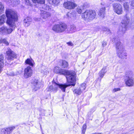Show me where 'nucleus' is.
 Instances as JSON below:
<instances>
[{
    "label": "nucleus",
    "instance_id": "1",
    "mask_svg": "<svg viewBox=\"0 0 134 134\" xmlns=\"http://www.w3.org/2000/svg\"><path fill=\"white\" fill-rule=\"evenodd\" d=\"M7 19V23L9 26V27L3 26L0 28V34L7 35L11 34L14 30L15 27V22L18 19L16 13L13 10L8 9L5 12Z\"/></svg>",
    "mask_w": 134,
    "mask_h": 134
},
{
    "label": "nucleus",
    "instance_id": "2",
    "mask_svg": "<svg viewBox=\"0 0 134 134\" xmlns=\"http://www.w3.org/2000/svg\"><path fill=\"white\" fill-rule=\"evenodd\" d=\"M59 74L66 76L67 80V83L66 84H55L56 85L59 87L63 92L65 91V88L68 86L70 85L74 86L75 85L76 78L75 76V73L74 71L61 69Z\"/></svg>",
    "mask_w": 134,
    "mask_h": 134
},
{
    "label": "nucleus",
    "instance_id": "3",
    "mask_svg": "<svg viewBox=\"0 0 134 134\" xmlns=\"http://www.w3.org/2000/svg\"><path fill=\"white\" fill-rule=\"evenodd\" d=\"M116 49L117 55L119 58H122V54L123 53L125 56H127V54L125 53V51L124 46L120 42H118L116 43Z\"/></svg>",
    "mask_w": 134,
    "mask_h": 134
},
{
    "label": "nucleus",
    "instance_id": "4",
    "mask_svg": "<svg viewBox=\"0 0 134 134\" xmlns=\"http://www.w3.org/2000/svg\"><path fill=\"white\" fill-rule=\"evenodd\" d=\"M96 15V13L95 10H87L81 16L85 20H92L95 18Z\"/></svg>",
    "mask_w": 134,
    "mask_h": 134
},
{
    "label": "nucleus",
    "instance_id": "5",
    "mask_svg": "<svg viewBox=\"0 0 134 134\" xmlns=\"http://www.w3.org/2000/svg\"><path fill=\"white\" fill-rule=\"evenodd\" d=\"M126 74L129 76L125 80L126 85L129 87L132 86L134 84V78L130 76L133 75V72L131 71H128L126 72Z\"/></svg>",
    "mask_w": 134,
    "mask_h": 134
},
{
    "label": "nucleus",
    "instance_id": "6",
    "mask_svg": "<svg viewBox=\"0 0 134 134\" xmlns=\"http://www.w3.org/2000/svg\"><path fill=\"white\" fill-rule=\"evenodd\" d=\"M67 28L66 25L63 23L54 25L52 27V30L57 32H61L65 31Z\"/></svg>",
    "mask_w": 134,
    "mask_h": 134
},
{
    "label": "nucleus",
    "instance_id": "7",
    "mask_svg": "<svg viewBox=\"0 0 134 134\" xmlns=\"http://www.w3.org/2000/svg\"><path fill=\"white\" fill-rule=\"evenodd\" d=\"M63 5L66 9L69 10L74 9L77 6V4L75 3L70 1L65 2Z\"/></svg>",
    "mask_w": 134,
    "mask_h": 134
},
{
    "label": "nucleus",
    "instance_id": "8",
    "mask_svg": "<svg viewBox=\"0 0 134 134\" xmlns=\"http://www.w3.org/2000/svg\"><path fill=\"white\" fill-rule=\"evenodd\" d=\"M114 12L118 14H121L122 12V8L121 5L118 3H115L113 5Z\"/></svg>",
    "mask_w": 134,
    "mask_h": 134
},
{
    "label": "nucleus",
    "instance_id": "9",
    "mask_svg": "<svg viewBox=\"0 0 134 134\" xmlns=\"http://www.w3.org/2000/svg\"><path fill=\"white\" fill-rule=\"evenodd\" d=\"M32 73V70L30 66L25 68L24 70V76L25 78H27L31 76Z\"/></svg>",
    "mask_w": 134,
    "mask_h": 134
},
{
    "label": "nucleus",
    "instance_id": "10",
    "mask_svg": "<svg viewBox=\"0 0 134 134\" xmlns=\"http://www.w3.org/2000/svg\"><path fill=\"white\" fill-rule=\"evenodd\" d=\"M6 54L7 56L10 58H17L16 54L9 48L8 49V51L6 52Z\"/></svg>",
    "mask_w": 134,
    "mask_h": 134
},
{
    "label": "nucleus",
    "instance_id": "11",
    "mask_svg": "<svg viewBox=\"0 0 134 134\" xmlns=\"http://www.w3.org/2000/svg\"><path fill=\"white\" fill-rule=\"evenodd\" d=\"M33 90L36 91L38 89L40 86L39 83L38 81L37 80L35 79L34 80L33 83Z\"/></svg>",
    "mask_w": 134,
    "mask_h": 134
},
{
    "label": "nucleus",
    "instance_id": "12",
    "mask_svg": "<svg viewBox=\"0 0 134 134\" xmlns=\"http://www.w3.org/2000/svg\"><path fill=\"white\" fill-rule=\"evenodd\" d=\"M41 16L43 19H46L51 16V14L49 12L43 10H41Z\"/></svg>",
    "mask_w": 134,
    "mask_h": 134
},
{
    "label": "nucleus",
    "instance_id": "13",
    "mask_svg": "<svg viewBox=\"0 0 134 134\" xmlns=\"http://www.w3.org/2000/svg\"><path fill=\"white\" fill-rule=\"evenodd\" d=\"M55 84H58L56 83H54L53 84L55 86V88H53V87L52 86H49L48 88V91L53 92L54 93L56 92L58 89V87L59 88V87L55 85Z\"/></svg>",
    "mask_w": 134,
    "mask_h": 134
},
{
    "label": "nucleus",
    "instance_id": "14",
    "mask_svg": "<svg viewBox=\"0 0 134 134\" xmlns=\"http://www.w3.org/2000/svg\"><path fill=\"white\" fill-rule=\"evenodd\" d=\"M32 21L31 18L28 17L24 20V22L25 23V25L26 26H29Z\"/></svg>",
    "mask_w": 134,
    "mask_h": 134
},
{
    "label": "nucleus",
    "instance_id": "15",
    "mask_svg": "<svg viewBox=\"0 0 134 134\" xmlns=\"http://www.w3.org/2000/svg\"><path fill=\"white\" fill-rule=\"evenodd\" d=\"M8 2L10 4L13 5H15L19 3V0H8Z\"/></svg>",
    "mask_w": 134,
    "mask_h": 134
},
{
    "label": "nucleus",
    "instance_id": "16",
    "mask_svg": "<svg viewBox=\"0 0 134 134\" xmlns=\"http://www.w3.org/2000/svg\"><path fill=\"white\" fill-rule=\"evenodd\" d=\"M105 8L103 7L101 8L98 13V15L102 18H104L105 13Z\"/></svg>",
    "mask_w": 134,
    "mask_h": 134
},
{
    "label": "nucleus",
    "instance_id": "17",
    "mask_svg": "<svg viewBox=\"0 0 134 134\" xmlns=\"http://www.w3.org/2000/svg\"><path fill=\"white\" fill-rule=\"evenodd\" d=\"M76 30L75 26L74 25H71L69 28H68V30L70 33H72L75 32Z\"/></svg>",
    "mask_w": 134,
    "mask_h": 134
},
{
    "label": "nucleus",
    "instance_id": "18",
    "mask_svg": "<svg viewBox=\"0 0 134 134\" xmlns=\"http://www.w3.org/2000/svg\"><path fill=\"white\" fill-rule=\"evenodd\" d=\"M106 68V67H103L99 73V76L102 78L103 77L104 74L107 72Z\"/></svg>",
    "mask_w": 134,
    "mask_h": 134
},
{
    "label": "nucleus",
    "instance_id": "19",
    "mask_svg": "<svg viewBox=\"0 0 134 134\" xmlns=\"http://www.w3.org/2000/svg\"><path fill=\"white\" fill-rule=\"evenodd\" d=\"M25 63L32 66H33L35 64V63L32 59H27L25 61Z\"/></svg>",
    "mask_w": 134,
    "mask_h": 134
},
{
    "label": "nucleus",
    "instance_id": "20",
    "mask_svg": "<svg viewBox=\"0 0 134 134\" xmlns=\"http://www.w3.org/2000/svg\"><path fill=\"white\" fill-rule=\"evenodd\" d=\"M5 16L4 15H3L1 16H0V26L3 24L5 22Z\"/></svg>",
    "mask_w": 134,
    "mask_h": 134
},
{
    "label": "nucleus",
    "instance_id": "21",
    "mask_svg": "<svg viewBox=\"0 0 134 134\" xmlns=\"http://www.w3.org/2000/svg\"><path fill=\"white\" fill-rule=\"evenodd\" d=\"M49 3L54 5L58 4L59 3V1L58 0H48Z\"/></svg>",
    "mask_w": 134,
    "mask_h": 134
},
{
    "label": "nucleus",
    "instance_id": "22",
    "mask_svg": "<svg viewBox=\"0 0 134 134\" xmlns=\"http://www.w3.org/2000/svg\"><path fill=\"white\" fill-rule=\"evenodd\" d=\"M84 9V8L82 6L78 7L76 9V10L77 13L79 14H81L83 10Z\"/></svg>",
    "mask_w": 134,
    "mask_h": 134
},
{
    "label": "nucleus",
    "instance_id": "23",
    "mask_svg": "<svg viewBox=\"0 0 134 134\" xmlns=\"http://www.w3.org/2000/svg\"><path fill=\"white\" fill-rule=\"evenodd\" d=\"M6 128L8 131V134H10L15 129V126H13L7 127Z\"/></svg>",
    "mask_w": 134,
    "mask_h": 134
},
{
    "label": "nucleus",
    "instance_id": "24",
    "mask_svg": "<svg viewBox=\"0 0 134 134\" xmlns=\"http://www.w3.org/2000/svg\"><path fill=\"white\" fill-rule=\"evenodd\" d=\"M86 84L85 83H83L81 84L79 88L83 92L86 89Z\"/></svg>",
    "mask_w": 134,
    "mask_h": 134
},
{
    "label": "nucleus",
    "instance_id": "25",
    "mask_svg": "<svg viewBox=\"0 0 134 134\" xmlns=\"http://www.w3.org/2000/svg\"><path fill=\"white\" fill-rule=\"evenodd\" d=\"M73 92L74 93L78 95L81 94L82 92L79 88L75 89L73 91Z\"/></svg>",
    "mask_w": 134,
    "mask_h": 134
},
{
    "label": "nucleus",
    "instance_id": "26",
    "mask_svg": "<svg viewBox=\"0 0 134 134\" xmlns=\"http://www.w3.org/2000/svg\"><path fill=\"white\" fill-rule=\"evenodd\" d=\"M62 67L64 68H67L68 66L67 62L65 60H63L62 63Z\"/></svg>",
    "mask_w": 134,
    "mask_h": 134
},
{
    "label": "nucleus",
    "instance_id": "27",
    "mask_svg": "<svg viewBox=\"0 0 134 134\" xmlns=\"http://www.w3.org/2000/svg\"><path fill=\"white\" fill-rule=\"evenodd\" d=\"M33 2L35 3H38L41 4H43L44 3V0H32Z\"/></svg>",
    "mask_w": 134,
    "mask_h": 134
},
{
    "label": "nucleus",
    "instance_id": "28",
    "mask_svg": "<svg viewBox=\"0 0 134 134\" xmlns=\"http://www.w3.org/2000/svg\"><path fill=\"white\" fill-rule=\"evenodd\" d=\"M49 72L48 69L47 68L43 70H42L41 71V73L44 75H46L49 73Z\"/></svg>",
    "mask_w": 134,
    "mask_h": 134
},
{
    "label": "nucleus",
    "instance_id": "29",
    "mask_svg": "<svg viewBox=\"0 0 134 134\" xmlns=\"http://www.w3.org/2000/svg\"><path fill=\"white\" fill-rule=\"evenodd\" d=\"M4 63L3 59H0V73L2 71V68L4 65Z\"/></svg>",
    "mask_w": 134,
    "mask_h": 134
},
{
    "label": "nucleus",
    "instance_id": "30",
    "mask_svg": "<svg viewBox=\"0 0 134 134\" xmlns=\"http://www.w3.org/2000/svg\"><path fill=\"white\" fill-rule=\"evenodd\" d=\"M1 133V134H9L6 128L2 129Z\"/></svg>",
    "mask_w": 134,
    "mask_h": 134
},
{
    "label": "nucleus",
    "instance_id": "31",
    "mask_svg": "<svg viewBox=\"0 0 134 134\" xmlns=\"http://www.w3.org/2000/svg\"><path fill=\"white\" fill-rule=\"evenodd\" d=\"M61 69L60 68L58 67H55L54 69V72L57 73L59 74Z\"/></svg>",
    "mask_w": 134,
    "mask_h": 134
},
{
    "label": "nucleus",
    "instance_id": "32",
    "mask_svg": "<svg viewBox=\"0 0 134 134\" xmlns=\"http://www.w3.org/2000/svg\"><path fill=\"white\" fill-rule=\"evenodd\" d=\"M124 7L126 10L128 11L129 9V6L127 3H125L124 4Z\"/></svg>",
    "mask_w": 134,
    "mask_h": 134
},
{
    "label": "nucleus",
    "instance_id": "33",
    "mask_svg": "<svg viewBox=\"0 0 134 134\" xmlns=\"http://www.w3.org/2000/svg\"><path fill=\"white\" fill-rule=\"evenodd\" d=\"M126 26V24H124L123 23H122V31L123 32H124L126 31V29L125 27Z\"/></svg>",
    "mask_w": 134,
    "mask_h": 134
},
{
    "label": "nucleus",
    "instance_id": "34",
    "mask_svg": "<svg viewBox=\"0 0 134 134\" xmlns=\"http://www.w3.org/2000/svg\"><path fill=\"white\" fill-rule=\"evenodd\" d=\"M4 7L2 4L0 2V13L2 12L4 9Z\"/></svg>",
    "mask_w": 134,
    "mask_h": 134
},
{
    "label": "nucleus",
    "instance_id": "35",
    "mask_svg": "<svg viewBox=\"0 0 134 134\" xmlns=\"http://www.w3.org/2000/svg\"><path fill=\"white\" fill-rule=\"evenodd\" d=\"M86 126L85 124H84L83 125V129L82 130V133L84 134L86 130Z\"/></svg>",
    "mask_w": 134,
    "mask_h": 134
},
{
    "label": "nucleus",
    "instance_id": "36",
    "mask_svg": "<svg viewBox=\"0 0 134 134\" xmlns=\"http://www.w3.org/2000/svg\"><path fill=\"white\" fill-rule=\"evenodd\" d=\"M120 90V88H114L113 90V92H116L119 91Z\"/></svg>",
    "mask_w": 134,
    "mask_h": 134
},
{
    "label": "nucleus",
    "instance_id": "37",
    "mask_svg": "<svg viewBox=\"0 0 134 134\" xmlns=\"http://www.w3.org/2000/svg\"><path fill=\"white\" fill-rule=\"evenodd\" d=\"M44 7H45V9L46 10H49L51 9V7L48 6H47V5H44Z\"/></svg>",
    "mask_w": 134,
    "mask_h": 134
},
{
    "label": "nucleus",
    "instance_id": "38",
    "mask_svg": "<svg viewBox=\"0 0 134 134\" xmlns=\"http://www.w3.org/2000/svg\"><path fill=\"white\" fill-rule=\"evenodd\" d=\"M6 41L5 39H2L0 40V43H4Z\"/></svg>",
    "mask_w": 134,
    "mask_h": 134
},
{
    "label": "nucleus",
    "instance_id": "39",
    "mask_svg": "<svg viewBox=\"0 0 134 134\" xmlns=\"http://www.w3.org/2000/svg\"><path fill=\"white\" fill-rule=\"evenodd\" d=\"M130 5L132 7H134V0H132L131 2Z\"/></svg>",
    "mask_w": 134,
    "mask_h": 134
},
{
    "label": "nucleus",
    "instance_id": "40",
    "mask_svg": "<svg viewBox=\"0 0 134 134\" xmlns=\"http://www.w3.org/2000/svg\"><path fill=\"white\" fill-rule=\"evenodd\" d=\"M107 45V42H103L102 43V46L103 47H105Z\"/></svg>",
    "mask_w": 134,
    "mask_h": 134
},
{
    "label": "nucleus",
    "instance_id": "41",
    "mask_svg": "<svg viewBox=\"0 0 134 134\" xmlns=\"http://www.w3.org/2000/svg\"><path fill=\"white\" fill-rule=\"evenodd\" d=\"M67 44L71 46H73V44L71 42H69L67 43Z\"/></svg>",
    "mask_w": 134,
    "mask_h": 134
},
{
    "label": "nucleus",
    "instance_id": "42",
    "mask_svg": "<svg viewBox=\"0 0 134 134\" xmlns=\"http://www.w3.org/2000/svg\"><path fill=\"white\" fill-rule=\"evenodd\" d=\"M71 13L68 12L66 14V15L68 17H71Z\"/></svg>",
    "mask_w": 134,
    "mask_h": 134
},
{
    "label": "nucleus",
    "instance_id": "43",
    "mask_svg": "<svg viewBox=\"0 0 134 134\" xmlns=\"http://www.w3.org/2000/svg\"><path fill=\"white\" fill-rule=\"evenodd\" d=\"M26 2V3L27 5L30 4V1L29 0H25Z\"/></svg>",
    "mask_w": 134,
    "mask_h": 134
},
{
    "label": "nucleus",
    "instance_id": "44",
    "mask_svg": "<svg viewBox=\"0 0 134 134\" xmlns=\"http://www.w3.org/2000/svg\"><path fill=\"white\" fill-rule=\"evenodd\" d=\"M107 33L108 34H109L110 33V31L108 29V30H107Z\"/></svg>",
    "mask_w": 134,
    "mask_h": 134
},
{
    "label": "nucleus",
    "instance_id": "45",
    "mask_svg": "<svg viewBox=\"0 0 134 134\" xmlns=\"http://www.w3.org/2000/svg\"><path fill=\"white\" fill-rule=\"evenodd\" d=\"M4 44H5L7 46L9 44L8 42L7 41H6Z\"/></svg>",
    "mask_w": 134,
    "mask_h": 134
},
{
    "label": "nucleus",
    "instance_id": "46",
    "mask_svg": "<svg viewBox=\"0 0 134 134\" xmlns=\"http://www.w3.org/2000/svg\"><path fill=\"white\" fill-rule=\"evenodd\" d=\"M2 58H3V55H0V59H2Z\"/></svg>",
    "mask_w": 134,
    "mask_h": 134
},
{
    "label": "nucleus",
    "instance_id": "47",
    "mask_svg": "<svg viewBox=\"0 0 134 134\" xmlns=\"http://www.w3.org/2000/svg\"><path fill=\"white\" fill-rule=\"evenodd\" d=\"M94 134H102L101 133H95Z\"/></svg>",
    "mask_w": 134,
    "mask_h": 134
},
{
    "label": "nucleus",
    "instance_id": "48",
    "mask_svg": "<svg viewBox=\"0 0 134 134\" xmlns=\"http://www.w3.org/2000/svg\"><path fill=\"white\" fill-rule=\"evenodd\" d=\"M11 59H7L8 61H10V60H11Z\"/></svg>",
    "mask_w": 134,
    "mask_h": 134
},
{
    "label": "nucleus",
    "instance_id": "49",
    "mask_svg": "<svg viewBox=\"0 0 134 134\" xmlns=\"http://www.w3.org/2000/svg\"><path fill=\"white\" fill-rule=\"evenodd\" d=\"M121 134H128L127 133H123Z\"/></svg>",
    "mask_w": 134,
    "mask_h": 134
}]
</instances>
